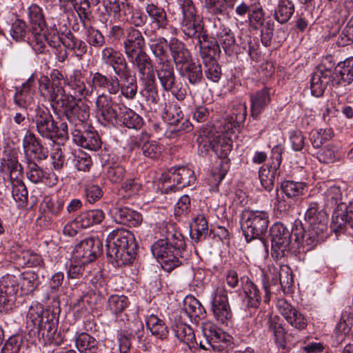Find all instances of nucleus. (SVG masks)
Masks as SVG:
<instances>
[{
  "mask_svg": "<svg viewBox=\"0 0 353 353\" xmlns=\"http://www.w3.org/2000/svg\"><path fill=\"white\" fill-rule=\"evenodd\" d=\"M307 224L306 231L303 223L296 220L290 231L283 223H275L270 228L272 255L276 259L284 257L292 249V236L306 251L313 249L326 236L327 216L326 212L319 210L316 203H312L305 214Z\"/></svg>",
  "mask_w": 353,
  "mask_h": 353,
  "instance_id": "nucleus-1",
  "label": "nucleus"
},
{
  "mask_svg": "<svg viewBox=\"0 0 353 353\" xmlns=\"http://www.w3.org/2000/svg\"><path fill=\"white\" fill-rule=\"evenodd\" d=\"M181 13L180 28L182 32L190 39H196L199 55L203 61L215 59L221 54V47L215 37L208 34L204 30L203 18L192 0H179Z\"/></svg>",
  "mask_w": 353,
  "mask_h": 353,
  "instance_id": "nucleus-2",
  "label": "nucleus"
},
{
  "mask_svg": "<svg viewBox=\"0 0 353 353\" xmlns=\"http://www.w3.org/2000/svg\"><path fill=\"white\" fill-rule=\"evenodd\" d=\"M164 239L154 243L151 251L165 271L170 272L179 266V257L186 248L184 236L171 223H167L161 229Z\"/></svg>",
  "mask_w": 353,
  "mask_h": 353,
  "instance_id": "nucleus-3",
  "label": "nucleus"
},
{
  "mask_svg": "<svg viewBox=\"0 0 353 353\" xmlns=\"http://www.w3.org/2000/svg\"><path fill=\"white\" fill-rule=\"evenodd\" d=\"M108 256L117 266L130 264L136 256L137 244L134 234L123 228L112 231L106 239Z\"/></svg>",
  "mask_w": 353,
  "mask_h": 353,
  "instance_id": "nucleus-4",
  "label": "nucleus"
},
{
  "mask_svg": "<svg viewBox=\"0 0 353 353\" xmlns=\"http://www.w3.org/2000/svg\"><path fill=\"white\" fill-rule=\"evenodd\" d=\"M325 200L327 205L337 206L338 209L332 215V228L336 231L345 227L346 223L353 221V192L349 193L347 203L343 201L341 188L333 185L325 192Z\"/></svg>",
  "mask_w": 353,
  "mask_h": 353,
  "instance_id": "nucleus-5",
  "label": "nucleus"
},
{
  "mask_svg": "<svg viewBox=\"0 0 353 353\" xmlns=\"http://www.w3.org/2000/svg\"><path fill=\"white\" fill-rule=\"evenodd\" d=\"M268 225L269 215L265 211H246L242 215L241 226L247 242L259 239L265 250L268 244L262 236L266 232Z\"/></svg>",
  "mask_w": 353,
  "mask_h": 353,
  "instance_id": "nucleus-6",
  "label": "nucleus"
},
{
  "mask_svg": "<svg viewBox=\"0 0 353 353\" xmlns=\"http://www.w3.org/2000/svg\"><path fill=\"white\" fill-rule=\"evenodd\" d=\"M163 183V192L168 194L170 192H176L185 187L193 185L195 183L196 176L194 171L186 167L180 166L172 168L168 172L162 175Z\"/></svg>",
  "mask_w": 353,
  "mask_h": 353,
  "instance_id": "nucleus-7",
  "label": "nucleus"
},
{
  "mask_svg": "<svg viewBox=\"0 0 353 353\" xmlns=\"http://www.w3.org/2000/svg\"><path fill=\"white\" fill-rule=\"evenodd\" d=\"M202 333L214 352L229 353L234 347L232 336L210 321L202 324Z\"/></svg>",
  "mask_w": 353,
  "mask_h": 353,
  "instance_id": "nucleus-8",
  "label": "nucleus"
},
{
  "mask_svg": "<svg viewBox=\"0 0 353 353\" xmlns=\"http://www.w3.org/2000/svg\"><path fill=\"white\" fill-rule=\"evenodd\" d=\"M34 112L32 121L35 124L39 135L53 142L60 138L62 134L59 133V128L49 110L46 107L37 105Z\"/></svg>",
  "mask_w": 353,
  "mask_h": 353,
  "instance_id": "nucleus-9",
  "label": "nucleus"
},
{
  "mask_svg": "<svg viewBox=\"0 0 353 353\" xmlns=\"http://www.w3.org/2000/svg\"><path fill=\"white\" fill-rule=\"evenodd\" d=\"M156 72L163 90L171 92L179 101H183L185 99L186 90L182 86L179 87L181 83H177L173 65L170 61L157 64Z\"/></svg>",
  "mask_w": 353,
  "mask_h": 353,
  "instance_id": "nucleus-10",
  "label": "nucleus"
},
{
  "mask_svg": "<svg viewBox=\"0 0 353 353\" xmlns=\"http://www.w3.org/2000/svg\"><path fill=\"white\" fill-rule=\"evenodd\" d=\"M210 303L216 320L220 323L228 325L232 313L228 301V291L223 283L218 285L212 292Z\"/></svg>",
  "mask_w": 353,
  "mask_h": 353,
  "instance_id": "nucleus-11",
  "label": "nucleus"
},
{
  "mask_svg": "<svg viewBox=\"0 0 353 353\" xmlns=\"http://www.w3.org/2000/svg\"><path fill=\"white\" fill-rule=\"evenodd\" d=\"M104 219L105 214L101 210H90V228L96 227L95 235H90V263L98 259L103 253L102 240L104 228L103 222Z\"/></svg>",
  "mask_w": 353,
  "mask_h": 353,
  "instance_id": "nucleus-12",
  "label": "nucleus"
},
{
  "mask_svg": "<svg viewBox=\"0 0 353 353\" xmlns=\"http://www.w3.org/2000/svg\"><path fill=\"white\" fill-rule=\"evenodd\" d=\"M21 296L16 275L6 274L0 279V307L8 312L15 306L17 296Z\"/></svg>",
  "mask_w": 353,
  "mask_h": 353,
  "instance_id": "nucleus-13",
  "label": "nucleus"
},
{
  "mask_svg": "<svg viewBox=\"0 0 353 353\" xmlns=\"http://www.w3.org/2000/svg\"><path fill=\"white\" fill-rule=\"evenodd\" d=\"M119 104L113 103L112 97L102 94L97 99L92 114L99 123L105 125L106 123H112L119 119Z\"/></svg>",
  "mask_w": 353,
  "mask_h": 353,
  "instance_id": "nucleus-14",
  "label": "nucleus"
},
{
  "mask_svg": "<svg viewBox=\"0 0 353 353\" xmlns=\"http://www.w3.org/2000/svg\"><path fill=\"white\" fill-rule=\"evenodd\" d=\"M276 307L288 323L294 328L301 330L307 327V321L305 316L285 299L278 298Z\"/></svg>",
  "mask_w": 353,
  "mask_h": 353,
  "instance_id": "nucleus-15",
  "label": "nucleus"
},
{
  "mask_svg": "<svg viewBox=\"0 0 353 353\" xmlns=\"http://www.w3.org/2000/svg\"><path fill=\"white\" fill-rule=\"evenodd\" d=\"M44 89L46 91V97L51 102V106L56 114L62 113L63 110L67 108V105L73 103V97L66 94L63 86L51 87L50 83L44 84Z\"/></svg>",
  "mask_w": 353,
  "mask_h": 353,
  "instance_id": "nucleus-16",
  "label": "nucleus"
},
{
  "mask_svg": "<svg viewBox=\"0 0 353 353\" xmlns=\"http://www.w3.org/2000/svg\"><path fill=\"white\" fill-rule=\"evenodd\" d=\"M150 134L145 132L134 137L131 139L130 147L141 148L143 155L150 159L159 157L162 152V146L156 141L150 140Z\"/></svg>",
  "mask_w": 353,
  "mask_h": 353,
  "instance_id": "nucleus-17",
  "label": "nucleus"
},
{
  "mask_svg": "<svg viewBox=\"0 0 353 353\" xmlns=\"http://www.w3.org/2000/svg\"><path fill=\"white\" fill-rule=\"evenodd\" d=\"M86 97H79L77 101L73 97V103L67 105V108L63 110L62 114L65 115L70 122H79V124L86 125L88 119V105Z\"/></svg>",
  "mask_w": 353,
  "mask_h": 353,
  "instance_id": "nucleus-18",
  "label": "nucleus"
},
{
  "mask_svg": "<svg viewBox=\"0 0 353 353\" xmlns=\"http://www.w3.org/2000/svg\"><path fill=\"white\" fill-rule=\"evenodd\" d=\"M46 313L41 304L38 303H32L28 311L26 316L27 327L30 329V334L40 337L41 326L46 319Z\"/></svg>",
  "mask_w": 353,
  "mask_h": 353,
  "instance_id": "nucleus-19",
  "label": "nucleus"
},
{
  "mask_svg": "<svg viewBox=\"0 0 353 353\" xmlns=\"http://www.w3.org/2000/svg\"><path fill=\"white\" fill-rule=\"evenodd\" d=\"M23 148L27 156L38 161L46 159L48 152L39 139L30 131H27L23 139Z\"/></svg>",
  "mask_w": 353,
  "mask_h": 353,
  "instance_id": "nucleus-20",
  "label": "nucleus"
},
{
  "mask_svg": "<svg viewBox=\"0 0 353 353\" xmlns=\"http://www.w3.org/2000/svg\"><path fill=\"white\" fill-rule=\"evenodd\" d=\"M123 46L125 55L143 50L145 40L141 32L131 26L126 28Z\"/></svg>",
  "mask_w": 353,
  "mask_h": 353,
  "instance_id": "nucleus-21",
  "label": "nucleus"
},
{
  "mask_svg": "<svg viewBox=\"0 0 353 353\" xmlns=\"http://www.w3.org/2000/svg\"><path fill=\"white\" fill-rule=\"evenodd\" d=\"M26 175L33 183H45L49 185H56L57 177L54 173H46L36 163L28 161Z\"/></svg>",
  "mask_w": 353,
  "mask_h": 353,
  "instance_id": "nucleus-22",
  "label": "nucleus"
},
{
  "mask_svg": "<svg viewBox=\"0 0 353 353\" xmlns=\"http://www.w3.org/2000/svg\"><path fill=\"white\" fill-rule=\"evenodd\" d=\"M332 77V72L329 69H318L315 71L310 80L311 93L314 97H321L327 85Z\"/></svg>",
  "mask_w": 353,
  "mask_h": 353,
  "instance_id": "nucleus-23",
  "label": "nucleus"
},
{
  "mask_svg": "<svg viewBox=\"0 0 353 353\" xmlns=\"http://www.w3.org/2000/svg\"><path fill=\"white\" fill-rule=\"evenodd\" d=\"M271 100L270 89L264 87L250 94L251 114L256 119L269 104Z\"/></svg>",
  "mask_w": 353,
  "mask_h": 353,
  "instance_id": "nucleus-24",
  "label": "nucleus"
},
{
  "mask_svg": "<svg viewBox=\"0 0 353 353\" xmlns=\"http://www.w3.org/2000/svg\"><path fill=\"white\" fill-rule=\"evenodd\" d=\"M101 59L105 64L113 68L116 74L128 67L123 54L111 47L102 50Z\"/></svg>",
  "mask_w": 353,
  "mask_h": 353,
  "instance_id": "nucleus-25",
  "label": "nucleus"
},
{
  "mask_svg": "<svg viewBox=\"0 0 353 353\" xmlns=\"http://www.w3.org/2000/svg\"><path fill=\"white\" fill-rule=\"evenodd\" d=\"M88 244V239H83L77 244L74 249V257L79 259L78 264L71 265L68 276L71 279L77 278L82 275L85 271V265L88 263V256H86L87 252L85 250V246Z\"/></svg>",
  "mask_w": 353,
  "mask_h": 353,
  "instance_id": "nucleus-26",
  "label": "nucleus"
},
{
  "mask_svg": "<svg viewBox=\"0 0 353 353\" xmlns=\"http://www.w3.org/2000/svg\"><path fill=\"white\" fill-rule=\"evenodd\" d=\"M243 301L247 307L257 308L261 301V295L258 287L248 278L241 279Z\"/></svg>",
  "mask_w": 353,
  "mask_h": 353,
  "instance_id": "nucleus-27",
  "label": "nucleus"
},
{
  "mask_svg": "<svg viewBox=\"0 0 353 353\" xmlns=\"http://www.w3.org/2000/svg\"><path fill=\"white\" fill-rule=\"evenodd\" d=\"M216 39L225 54L232 55L236 52L238 46L234 32L225 26H221L216 32Z\"/></svg>",
  "mask_w": 353,
  "mask_h": 353,
  "instance_id": "nucleus-28",
  "label": "nucleus"
},
{
  "mask_svg": "<svg viewBox=\"0 0 353 353\" xmlns=\"http://www.w3.org/2000/svg\"><path fill=\"white\" fill-rule=\"evenodd\" d=\"M113 218L115 222L130 227L138 226L143 221L142 215L139 212L127 207L117 208Z\"/></svg>",
  "mask_w": 353,
  "mask_h": 353,
  "instance_id": "nucleus-29",
  "label": "nucleus"
},
{
  "mask_svg": "<svg viewBox=\"0 0 353 353\" xmlns=\"http://www.w3.org/2000/svg\"><path fill=\"white\" fill-rule=\"evenodd\" d=\"M126 57L137 70L139 77L152 73V60L143 50L128 54Z\"/></svg>",
  "mask_w": 353,
  "mask_h": 353,
  "instance_id": "nucleus-30",
  "label": "nucleus"
},
{
  "mask_svg": "<svg viewBox=\"0 0 353 353\" xmlns=\"http://www.w3.org/2000/svg\"><path fill=\"white\" fill-rule=\"evenodd\" d=\"M117 74L121 81V94L128 99H133L137 94L138 88L136 77L131 74L129 67Z\"/></svg>",
  "mask_w": 353,
  "mask_h": 353,
  "instance_id": "nucleus-31",
  "label": "nucleus"
},
{
  "mask_svg": "<svg viewBox=\"0 0 353 353\" xmlns=\"http://www.w3.org/2000/svg\"><path fill=\"white\" fill-rule=\"evenodd\" d=\"M20 295L32 294L39 285V275L34 271H26L17 276Z\"/></svg>",
  "mask_w": 353,
  "mask_h": 353,
  "instance_id": "nucleus-32",
  "label": "nucleus"
},
{
  "mask_svg": "<svg viewBox=\"0 0 353 353\" xmlns=\"http://www.w3.org/2000/svg\"><path fill=\"white\" fill-rule=\"evenodd\" d=\"M169 48L176 66L179 70L180 67L190 63V54L185 48L184 43L176 38L170 39Z\"/></svg>",
  "mask_w": 353,
  "mask_h": 353,
  "instance_id": "nucleus-33",
  "label": "nucleus"
},
{
  "mask_svg": "<svg viewBox=\"0 0 353 353\" xmlns=\"http://www.w3.org/2000/svg\"><path fill=\"white\" fill-rule=\"evenodd\" d=\"M3 169L8 172L10 180L21 179L23 174V168L18 161L17 152L14 150L9 151L3 159L2 163Z\"/></svg>",
  "mask_w": 353,
  "mask_h": 353,
  "instance_id": "nucleus-34",
  "label": "nucleus"
},
{
  "mask_svg": "<svg viewBox=\"0 0 353 353\" xmlns=\"http://www.w3.org/2000/svg\"><path fill=\"white\" fill-rule=\"evenodd\" d=\"M15 105L21 108L32 110L35 105L34 92L32 90L29 81L23 83L21 89L17 88L14 96Z\"/></svg>",
  "mask_w": 353,
  "mask_h": 353,
  "instance_id": "nucleus-35",
  "label": "nucleus"
},
{
  "mask_svg": "<svg viewBox=\"0 0 353 353\" xmlns=\"http://www.w3.org/2000/svg\"><path fill=\"white\" fill-rule=\"evenodd\" d=\"M190 227V236L195 242L203 241L208 236V223L203 214H199L194 217Z\"/></svg>",
  "mask_w": 353,
  "mask_h": 353,
  "instance_id": "nucleus-36",
  "label": "nucleus"
},
{
  "mask_svg": "<svg viewBox=\"0 0 353 353\" xmlns=\"http://www.w3.org/2000/svg\"><path fill=\"white\" fill-rule=\"evenodd\" d=\"M334 77H332L336 84L343 82L350 84L353 81V57L347 58L338 63L335 68Z\"/></svg>",
  "mask_w": 353,
  "mask_h": 353,
  "instance_id": "nucleus-37",
  "label": "nucleus"
},
{
  "mask_svg": "<svg viewBox=\"0 0 353 353\" xmlns=\"http://www.w3.org/2000/svg\"><path fill=\"white\" fill-rule=\"evenodd\" d=\"M119 118L123 125L128 128L139 129L142 127L143 119L131 109L127 108L123 103L118 105Z\"/></svg>",
  "mask_w": 353,
  "mask_h": 353,
  "instance_id": "nucleus-38",
  "label": "nucleus"
},
{
  "mask_svg": "<svg viewBox=\"0 0 353 353\" xmlns=\"http://www.w3.org/2000/svg\"><path fill=\"white\" fill-rule=\"evenodd\" d=\"M295 11V5L292 0H279L274 9V19L280 24L290 21Z\"/></svg>",
  "mask_w": 353,
  "mask_h": 353,
  "instance_id": "nucleus-39",
  "label": "nucleus"
},
{
  "mask_svg": "<svg viewBox=\"0 0 353 353\" xmlns=\"http://www.w3.org/2000/svg\"><path fill=\"white\" fill-rule=\"evenodd\" d=\"M179 74L186 79L192 85H196L203 80V71L200 64L190 62L179 68Z\"/></svg>",
  "mask_w": 353,
  "mask_h": 353,
  "instance_id": "nucleus-40",
  "label": "nucleus"
},
{
  "mask_svg": "<svg viewBox=\"0 0 353 353\" xmlns=\"http://www.w3.org/2000/svg\"><path fill=\"white\" fill-rule=\"evenodd\" d=\"M145 11L152 23L158 29H166L168 26V19L164 8L154 3H148L145 6Z\"/></svg>",
  "mask_w": 353,
  "mask_h": 353,
  "instance_id": "nucleus-41",
  "label": "nucleus"
},
{
  "mask_svg": "<svg viewBox=\"0 0 353 353\" xmlns=\"http://www.w3.org/2000/svg\"><path fill=\"white\" fill-rule=\"evenodd\" d=\"M139 79L143 86V94L146 97L147 101L157 103L159 99V93L154 73L140 77Z\"/></svg>",
  "mask_w": 353,
  "mask_h": 353,
  "instance_id": "nucleus-42",
  "label": "nucleus"
},
{
  "mask_svg": "<svg viewBox=\"0 0 353 353\" xmlns=\"http://www.w3.org/2000/svg\"><path fill=\"white\" fill-rule=\"evenodd\" d=\"M184 312L194 321L205 316V310L198 299L194 296H186L183 301Z\"/></svg>",
  "mask_w": 353,
  "mask_h": 353,
  "instance_id": "nucleus-43",
  "label": "nucleus"
},
{
  "mask_svg": "<svg viewBox=\"0 0 353 353\" xmlns=\"http://www.w3.org/2000/svg\"><path fill=\"white\" fill-rule=\"evenodd\" d=\"M146 325L152 335L160 339H164L168 336V329L162 319L157 316L151 314L146 318Z\"/></svg>",
  "mask_w": 353,
  "mask_h": 353,
  "instance_id": "nucleus-44",
  "label": "nucleus"
},
{
  "mask_svg": "<svg viewBox=\"0 0 353 353\" xmlns=\"http://www.w3.org/2000/svg\"><path fill=\"white\" fill-rule=\"evenodd\" d=\"M172 331L176 339L187 344L190 347L194 345L195 335L192 327L183 323H176L172 326Z\"/></svg>",
  "mask_w": 353,
  "mask_h": 353,
  "instance_id": "nucleus-45",
  "label": "nucleus"
},
{
  "mask_svg": "<svg viewBox=\"0 0 353 353\" xmlns=\"http://www.w3.org/2000/svg\"><path fill=\"white\" fill-rule=\"evenodd\" d=\"M168 47L169 44L164 38L161 37L150 41V48L157 59V64L169 61L168 60Z\"/></svg>",
  "mask_w": 353,
  "mask_h": 353,
  "instance_id": "nucleus-46",
  "label": "nucleus"
},
{
  "mask_svg": "<svg viewBox=\"0 0 353 353\" xmlns=\"http://www.w3.org/2000/svg\"><path fill=\"white\" fill-rule=\"evenodd\" d=\"M12 183V196L19 207H25L28 203V192L21 179L10 181Z\"/></svg>",
  "mask_w": 353,
  "mask_h": 353,
  "instance_id": "nucleus-47",
  "label": "nucleus"
},
{
  "mask_svg": "<svg viewBox=\"0 0 353 353\" xmlns=\"http://www.w3.org/2000/svg\"><path fill=\"white\" fill-rule=\"evenodd\" d=\"M28 18L32 26V31H44L46 21L42 9L39 6L32 5L29 7Z\"/></svg>",
  "mask_w": 353,
  "mask_h": 353,
  "instance_id": "nucleus-48",
  "label": "nucleus"
},
{
  "mask_svg": "<svg viewBox=\"0 0 353 353\" xmlns=\"http://www.w3.org/2000/svg\"><path fill=\"white\" fill-rule=\"evenodd\" d=\"M277 170L273 167L266 165L261 168L259 171L261 184L268 192H270L273 189Z\"/></svg>",
  "mask_w": 353,
  "mask_h": 353,
  "instance_id": "nucleus-49",
  "label": "nucleus"
},
{
  "mask_svg": "<svg viewBox=\"0 0 353 353\" xmlns=\"http://www.w3.org/2000/svg\"><path fill=\"white\" fill-rule=\"evenodd\" d=\"M279 281L284 294H290L292 292L294 284L293 275L291 268L288 265L281 266Z\"/></svg>",
  "mask_w": 353,
  "mask_h": 353,
  "instance_id": "nucleus-50",
  "label": "nucleus"
},
{
  "mask_svg": "<svg viewBox=\"0 0 353 353\" xmlns=\"http://www.w3.org/2000/svg\"><path fill=\"white\" fill-rule=\"evenodd\" d=\"M12 38L19 42L23 41L30 34L26 23L21 19H17L12 24L10 30Z\"/></svg>",
  "mask_w": 353,
  "mask_h": 353,
  "instance_id": "nucleus-51",
  "label": "nucleus"
},
{
  "mask_svg": "<svg viewBox=\"0 0 353 353\" xmlns=\"http://www.w3.org/2000/svg\"><path fill=\"white\" fill-rule=\"evenodd\" d=\"M305 183L293 181H285L281 183V188L288 198H295L303 194Z\"/></svg>",
  "mask_w": 353,
  "mask_h": 353,
  "instance_id": "nucleus-52",
  "label": "nucleus"
},
{
  "mask_svg": "<svg viewBox=\"0 0 353 353\" xmlns=\"http://www.w3.org/2000/svg\"><path fill=\"white\" fill-rule=\"evenodd\" d=\"M205 75L206 78L214 83L218 82L221 77V69L216 59L203 61Z\"/></svg>",
  "mask_w": 353,
  "mask_h": 353,
  "instance_id": "nucleus-53",
  "label": "nucleus"
},
{
  "mask_svg": "<svg viewBox=\"0 0 353 353\" xmlns=\"http://www.w3.org/2000/svg\"><path fill=\"white\" fill-rule=\"evenodd\" d=\"M191 202L188 194H184L179 198L174 205V214L179 220L186 217L190 212Z\"/></svg>",
  "mask_w": 353,
  "mask_h": 353,
  "instance_id": "nucleus-54",
  "label": "nucleus"
},
{
  "mask_svg": "<svg viewBox=\"0 0 353 353\" xmlns=\"http://www.w3.org/2000/svg\"><path fill=\"white\" fill-rule=\"evenodd\" d=\"M203 8L212 16L223 15L229 8L223 0H204Z\"/></svg>",
  "mask_w": 353,
  "mask_h": 353,
  "instance_id": "nucleus-55",
  "label": "nucleus"
},
{
  "mask_svg": "<svg viewBox=\"0 0 353 353\" xmlns=\"http://www.w3.org/2000/svg\"><path fill=\"white\" fill-rule=\"evenodd\" d=\"M58 320L53 314L46 313V319L41 326L40 336L48 339L57 330Z\"/></svg>",
  "mask_w": 353,
  "mask_h": 353,
  "instance_id": "nucleus-56",
  "label": "nucleus"
},
{
  "mask_svg": "<svg viewBox=\"0 0 353 353\" xmlns=\"http://www.w3.org/2000/svg\"><path fill=\"white\" fill-rule=\"evenodd\" d=\"M108 307L114 314L121 313L129 304L127 296L121 295H111L108 299Z\"/></svg>",
  "mask_w": 353,
  "mask_h": 353,
  "instance_id": "nucleus-57",
  "label": "nucleus"
},
{
  "mask_svg": "<svg viewBox=\"0 0 353 353\" xmlns=\"http://www.w3.org/2000/svg\"><path fill=\"white\" fill-rule=\"evenodd\" d=\"M246 116V105L245 103H240L233 108L229 122L234 127L240 126L245 122Z\"/></svg>",
  "mask_w": 353,
  "mask_h": 353,
  "instance_id": "nucleus-58",
  "label": "nucleus"
},
{
  "mask_svg": "<svg viewBox=\"0 0 353 353\" xmlns=\"http://www.w3.org/2000/svg\"><path fill=\"white\" fill-rule=\"evenodd\" d=\"M23 265L28 268L44 267V261L42 256L30 250L23 252L21 258Z\"/></svg>",
  "mask_w": 353,
  "mask_h": 353,
  "instance_id": "nucleus-59",
  "label": "nucleus"
},
{
  "mask_svg": "<svg viewBox=\"0 0 353 353\" xmlns=\"http://www.w3.org/2000/svg\"><path fill=\"white\" fill-rule=\"evenodd\" d=\"M250 23L255 28L263 25L265 21V12L259 3H254L248 16Z\"/></svg>",
  "mask_w": 353,
  "mask_h": 353,
  "instance_id": "nucleus-60",
  "label": "nucleus"
},
{
  "mask_svg": "<svg viewBox=\"0 0 353 353\" xmlns=\"http://www.w3.org/2000/svg\"><path fill=\"white\" fill-rule=\"evenodd\" d=\"M340 157L341 154L338 148L333 145H327L319 153V159L325 163H331L339 159Z\"/></svg>",
  "mask_w": 353,
  "mask_h": 353,
  "instance_id": "nucleus-61",
  "label": "nucleus"
},
{
  "mask_svg": "<svg viewBox=\"0 0 353 353\" xmlns=\"http://www.w3.org/2000/svg\"><path fill=\"white\" fill-rule=\"evenodd\" d=\"M333 136V131L330 128L320 129L312 132L311 141L314 148H320L325 141L330 139Z\"/></svg>",
  "mask_w": 353,
  "mask_h": 353,
  "instance_id": "nucleus-62",
  "label": "nucleus"
},
{
  "mask_svg": "<svg viewBox=\"0 0 353 353\" xmlns=\"http://www.w3.org/2000/svg\"><path fill=\"white\" fill-rule=\"evenodd\" d=\"M165 114V119L170 125L178 124L179 121L181 120L183 117H184L181 108L176 103L170 105Z\"/></svg>",
  "mask_w": 353,
  "mask_h": 353,
  "instance_id": "nucleus-63",
  "label": "nucleus"
},
{
  "mask_svg": "<svg viewBox=\"0 0 353 353\" xmlns=\"http://www.w3.org/2000/svg\"><path fill=\"white\" fill-rule=\"evenodd\" d=\"M22 343L18 336H10L3 345L1 353H19Z\"/></svg>",
  "mask_w": 353,
  "mask_h": 353,
  "instance_id": "nucleus-64",
  "label": "nucleus"
}]
</instances>
